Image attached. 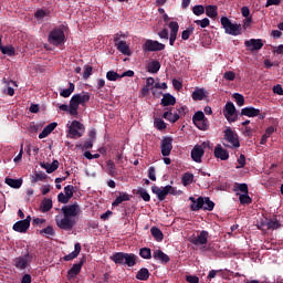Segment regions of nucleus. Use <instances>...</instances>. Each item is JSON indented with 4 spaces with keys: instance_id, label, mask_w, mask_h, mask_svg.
<instances>
[{
    "instance_id": "4468645a",
    "label": "nucleus",
    "mask_w": 283,
    "mask_h": 283,
    "mask_svg": "<svg viewBox=\"0 0 283 283\" xmlns=\"http://www.w3.org/2000/svg\"><path fill=\"white\" fill-rule=\"evenodd\" d=\"M161 155L167 157L171 154V149H174V138L164 137L160 143Z\"/></svg>"
},
{
    "instance_id": "7c9ffc66",
    "label": "nucleus",
    "mask_w": 283,
    "mask_h": 283,
    "mask_svg": "<svg viewBox=\"0 0 283 283\" xmlns=\"http://www.w3.org/2000/svg\"><path fill=\"white\" fill-rule=\"evenodd\" d=\"M163 118L169 120V123H176L180 119V115L178 113H174V111L165 112Z\"/></svg>"
},
{
    "instance_id": "f704fd0d",
    "label": "nucleus",
    "mask_w": 283,
    "mask_h": 283,
    "mask_svg": "<svg viewBox=\"0 0 283 283\" xmlns=\"http://www.w3.org/2000/svg\"><path fill=\"white\" fill-rule=\"evenodd\" d=\"M74 90H75L74 83L70 82L69 88L62 90L60 92V96H62L63 98H70V96H72V94L74 93Z\"/></svg>"
},
{
    "instance_id": "39448f33",
    "label": "nucleus",
    "mask_w": 283,
    "mask_h": 283,
    "mask_svg": "<svg viewBox=\"0 0 283 283\" xmlns=\"http://www.w3.org/2000/svg\"><path fill=\"white\" fill-rule=\"evenodd\" d=\"M55 223L59 229H63V231H72V229H74V224H76V220L65 214H57L55 216Z\"/></svg>"
},
{
    "instance_id": "2eb2a0df",
    "label": "nucleus",
    "mask_w": 283,
    "mask_h": 283,
    "mask_svg": "<svg viewBox=\"0 0 283 283\" xmlns=\"http://www.w3.org/2000/svg\"><path fill=\"white\" fill-rule=\"evenodd\" d=\"M30 222H32V217L28 216L24 220H20L13 224V231L25 233L30 229Z\"/></svg>"
},
{
    "instance_id": "c9c22d12",
    "label": "nucleus",
    "mask_w": 283,
    "mask_h": 283,
    "mask_svg": "<svg viewBox=\"0 0 283 283\" xmlns=\"http://www.w3.org/2000/svg\"><path fill=\"white\" fill-rule=\"evenodd\" d=\"M43 169H46V174H54L59 169V160H53L52 164H43Z\"/></svg>"
},
{
    "instance_id": "a19ab883",
    "label": "nucleus",
    "mask_w": 283,
    "mask_h": 283,
    "mask_svg": "<svg viewBox=\"0 0 283 283\" xmlns=\"http://www.w3.org/2000/svg\"><path fill=\"white\" fill-rule=\"evenodd\" d=\"M181 182L184 185V187H187L188 185H191L193 182V175L186 172L182 177H181Z\"/></svg>"
},
{
    "instance_id": "ddd939ff",
    "label": "nucleus",
    "mask_w": 283,
    "mask_h": 283,
    "mask_svg": "<svg viewBox=\"0 0 283 283\" xmlns=\"http://www.w3.org/2000/svg\"><path fill=\"white\" fill-rule=\"evenodd\" d=\"M114 43L122 54L125 56H132V51L129 50V45H127V42L120 41V35L116 34L114 36Z\"/></svg>"
},
{
    "instance_id": "e2e57ef3",
    "label": "nucleus",
    "mask_w": 283,
    "mask_h": 283,
    "mask_svg": "<svg viewBox=\"0 0 283 283\" xmlns=\"http://www.w3.org/2000/svg\"><path fill=\"white\" fill-rule=\"evenodd\" d=\"M201 45H202V48H209V45H211V36L203 35L201 38Z\"/></svg>"
},
{
    "instance_id": "f3484780",
    "label": "nucleus",
    "mask_w": 283,
    "mask_h": 283,
    "mask_svg": "<svg viewBox=\"0 0 283 283\" xmlns=\"http://www.w3.org/2000/svg\"><path fill=\"white\" fill-rule=\"evenodd\" d=\"M125 76L132 78L134 76V71L128 70L122 74H118L116 71L111 70L106 73L107 81H118V78H125Z\"/></svg>"
},
{
    "instance_id": "4be33fe9",
    "label": "nucleus",
    "mask_w": 283,
    "mask_h": 283,
    "mask_svg": "<svg viewBox=\"0 0 283 283\" xmlns=\"http://www.w3.org/2000/svg\"><path fill=\"white\" fill-rule=\"evenodd\" d=\"M212 254H214L216 256L220 258V259H230L234 255H237L238 253L234 252V250H212Z\"/></svg>"
},
{
    "instance_id": "3c124183",
    "label": "nucleus",
    "mask_w": 283,
    "mask_h": 283,
    "mask_svg": "<svg viewBox=\"0 0 283 283\" xmlns=\"http://www.w3.org/2000/svg\"><path fill=\"white\" fill-rule=\"evenodd\" d=\"M64 193H65V196H66L70 200H72V198H73V196H74V186L69 185V186L64 187Z\"/></svg>"
},
{
    "instance_id": "9b49d317",
    "label": "nucleus",
    "mask_w": 283,
    "mask_h": 283,
    "mask_svg": "<svg viewBox=\"0 0 283 283\" xmlns=\"http://www.w3.org/2000/svg\"><path fill=\"white\" fill-rule=\"evenodd\" d=\"M151 191L153 193L157 195L158 200L163 201L167 198V196H169V193H174V187L169 185L164 188L153 186Z\"/></svg>"
},
{
    "instance_id": "58836bf2",
    "label": "nucleus",
    "mask_w": 283,
    "mask_h": 283,
    "mask_svg": "<svg viewBox=\"0 0 283 283\" xmlns=\"http://www.w3.org/2000/svg\"><path fill=\"white\" fill-rule=\"evenodd\" d=\"M160 71V62L158 61H153L148 64V72L150 74H158Z\"/></svg>"
},
{
    "instance_id": "052dcab7",
    "label": "nucleus",
    "mask_w": 283,
    "mask_h": 283,
    "mask_svg": "<svg viewBox=\"0 0 283 283\" xmlns=\"http://www.w3.org/2000/svg\"><path fill=\"white\" fill-rule=\"evenodd\" d=\"M195 23L197 25H200V28H209L210 21H209V18H205L202 20H196Z\"/></svg>"
},
{
    "instance_id": "423d86ee",
    "label": "nucleus",
    "mask_w": 283,
    "mask_h": 283,
    "mask_svg": "<svg viewBox=\"0 0 283 283\" xmlns=\"http://www.w3.org/2000/svg\"><path fill=\"white\" fill-rule=\"evenodd\" d=\"M213 207H216V203H213L209 197H199L197 199V205H190L191 211H200V209H203L205 211H213Z\"/></svg>"
},
{
    "instance_id": "bb28decb",
    "label": "nucleus",
    "mask_w": 283,
    "mask_h": 283,
    "mask_svg": "<svg viewBox=\"0 0 283 283\" xmlns=\"http://www.w3.org/2000/svg\"><path fill=\"white\" fill-rule=\"evenodd\" d=\"M56 123H51L49 125H46L43 130L39 134V138L43 139V138H48L49 135L52 134L53 129H56Z\"/></svg>"
},
{
    "instance_id": "412c9836",
    "label": "nucleus",
    "mask_w": 283,
    "mask_h": 283,
    "mask_svg": "<svg viewBox=\"0 0 283 283\" xmlns=\"http://www.w3.org/2000/svg\"><path fill=\"white\" fill-rule=\"evenodd\" d=\"M214 157L219 158V160H229V150L224 149L222 145L218 144L214 147Z\"/></svg>"
},
{
    "instance_id": "a211bd4d",
    "label": "nucleus",
    "mask_w": 283,
    "mask_h": 283,
    "mask_svg": "<svg viewBox=\"0 0 283 283\" xmlns=\"http://www.w3.org/2000/svg\"><path fill=\"white\" fill-rule=\"evenodd\" d=\"M245 48H248L251 52H255V50H262L264 48V43L260 39H251L244 42Z\"/></svg>"
},
{
    "instance_id": "864d4df0",
    "label": "nucleus",
    "mask_w": 283,
    "mask_h": 283,
    "mask_svg": "<svg viewBox=\"0 0 283 283\" xmlns=\"http://www.w3.org/2000/svg\"><path fill=\"white\" fill-rule=\"evenodd\" d=\"M239 200L242 205H251V202L253 201L251 197H249V193L240 195Z\"/></svg>"
},
{
    "instance_id": "2f4dec72",
    "label": "nucleus",
    "mask_w": 283,
    "mask_h": 283,
    "mask_svg": "<svg viewBox=\"0 0 283 283\" xmlns=\"http://www.w3.org/2000/svg\"><path fill=\"white\" fill-rule=\"evenodd\" d=\"M150 274L147 268H142L140 270L137 271V275H135V279L138 281H148Z\"/></svg>"
},
{
    "instance_id": "79ce46f5",
    "label": "nucleus",
    "mask_w": 283,
    "mask_h": 283,
    "mask_svg": "<svg viewBox=\"0 0 283 283\" xmlns=\"http://www.w3.org/2000/svg\"><path fill=\"white\" fill-rule=\"evenodd\" d=\"M106 169H107V174H108L109 176H116V175H117V174H116V164H114V161L108 160V161L106 163Z\"/></svg>"
},
{
    "instance_id": "a18cd8bd",
    "label": "nucleus",
    "mask_w": 283,
    "mask_h": 283,
    "mask_svg": "<svg viewBox=\"0 0 283 283\" xmlns=\"http://www.w3.org/2000/svg\"><path fill=\"white\" fill-rule=\"evenodd\" d=\"M0 52L7 54V56H14L15 50L12 45H7L0 49Z\"/></svg>"
},
{
    "instance_id": "dca6fc26",
    "label": "nucleus",
    "mask_w": 283,
    "mask_h": 283,
    "mask_svg": "<svg viewBox=\"0 0 283 283\" xmlns=\"http://www.w3.org/2000/svg\"><path fill=\"white\" fill-rule=\"evenodd\" d=\"M62 213H63V216L73 218V220H74V218H76V216H78V213H81V208L76 203H73L70 206H64V207H62Z\"/></svg>"
},
{
    "instance_id": "680f3d73",
    "label": "nucleus",
    "mask_w": 283,
    "mask_h": 283,
    "mask_svg": "<svg viewBox=\"0 0 283 283\" xmlns=\"http://www.w3.org/2000/svg\"><path fill=\"white\" fill-rule=\"evenodd\" d=\"M148 178L153 180V182H156V168L154 166L148 168Z\"/></svg>"
},
{
    "instance_id": "c03bdc74",
    "label": "nucleus",
    "mask_w": 283,
    "mask_h": 283,
    "mask_svg": "<svg viewBox=\"0 0 283 283\" xmlns=\"http://www.w3.org/2000/svg\"><path fill=\"white\" fill-rule=\"evenodd\" d=\"M80 253H81V250L80 249H75V250H73L72 253H69L67 255H65L63 258V260L65 262H71L72 260L76 259L80 255Z\"/></svg>"
},
{
    "instance_id": "20e7f679",
    "label": "nucleus",
    "mask_w": 283,
    "mask_h": 283,
    "mask_svg": "<svg viewBox=\"0 0 283 283\" xmlns=\"http://www.w3.org/2000/svg\"><path fill=\"white\" fill-rule=\"evenodd\" d=\"M221 25L226 30V34H231V36L242 34V24H233L227 17L221 18Z\"/></svg>"
},
{
    "instance_id": "f257e3e1",
    "label": "nucleus",
    "mask_w": 283,
    "mask_h": 283,
    "mask_svg": "<svg viewBox=\"0 0 283 283\" xmlns=\"http://www.w3.org/2000/svg\"><path fill=\"white\" fill-rule=\"evenodd\" d=\"M111 262L126 268H134L137 264V256L134 253L116 252L109 256Z\"/></svg>"
},
{
    "instance_id": "9d476101",
    "label": "nucleus",
    "mask_w": 283,
    "mask_h": 283,
    "mask_svg": "<svg viewBox=\"0 0 283 283\" xmlns=\"http://www.w3.org/2000/svg\"><path fill=\"white\" fill-rule=\"evenodd\" d=\"M223 116L227 118L228 123H235L238 120V114L235 113V105L228 102L223 108Z\"/></svg>"
},
{
    "instance_id": "ea45409f",
    "label": "nucleus",
    "mask_w": 283,
    "mask_h": 283,
    "mask_svg": "<svg viewBox=\"0 0 283 283\" xmlns=\"http://www.w3.org/2000/svg\"><path fill=\"white\" fill-rule=\"evenodd\" d=\"M150 233L153 235V238H155V240H157V242H160L163 240V231H160V229H158L157 227H154L150 229Z\"/></svg>"
},
{
    "instance_id": "393cba45",
    "label": "nucleus",
    "mask_w": 283,
    "mask_h": 283,
    "mask_svg": "<svg viewBox=\"0 0 283 283\" xmlns=\"http://www.w3.org/2000/svg\"><path fill=\"white\" fill-rule=\"evenodd\" d=\"M241 116H248L249 118H255L260 116V109L254 107H244L241 109Z\"/></svg>"
},
{
    "instance_id": "0eeeda50",
    "label": "nucleus",
    "mask_w": 283,
    "mask_h": 283,
    "mask_svg": "<svg viewBox=\"0 0 283 283\" xmlns=\"http://www.w3.org/2000/svg\"><path fill=\"white\" fill-rule=\"evenodd\" d=\"M192 123L201 132H207V129H209V119L205 117V113L202 111H198L193 114Z\"/></svg>"
},
{
    "instance_id": "e433bc0d",
    "label": "nucleus",
    "mask_w": 283,
    "mask_h": 283,
    "mask_svg": "<svg viewBox=\"0 0 283 283\" xmlns=\"http://www.w3.org/2000/svg\"><path fill=\"white\" fill-rule=\"evenodd\" d=\"M52 209V199H44L41 202L40 211L41 213H48Z\"/></svg>"
},
{
    "instance_id": "49530a36",
    "label": "nucleus",
    "mask_w": 283,
    "mask_h": 283,
    "mask_svg": "<svg viewBox=\"0 0 283 283\" xmlns=\"http://www.w3.org/2000/svg\"><path fill=\"white\" fill-rule=\"evenodd\" d=\"M154 125L159 130L167 129V124L165 123V120H163V118L156 117L154 119Z\"/></svg>"
},
{
    "instance_id": "338daca9",
    "label": "nucleus",
    "mask_w": 283,
    "mask_h": 283,
    "mask_svg": "<svg viewBox=\"0 0 283 283\" xmlns=\"http://www.w3.org/2000/svg\"><path fill=\"white\" fill-rule=\"evenodd\" d=\"M186 281L188 283H200V279L198 276H196V275H188L186 277Z\"/></svg>"
},
{
    "instance_id": "f8f14e48",
    "label": "nucleus",
    "mask_w": 283,
    "mask_h": 283,
    "mask_svg": "<svg viewBox=\"0 0 283 283\" xmlns=\"http://www.w3.org/2000/svg\"><path fill=\"white\" fill-rule=\"evenodd\" d=\"M143 50L144 52H163V50H165V44L155 40H146Z\"/></svg>"
},
{
    "instance_id": "a878e982",
    "label": "nucleus",
    "mask_w": 283,
    "mask_h": 283,
    "mask_svg": "<svg viewBox=\"0 0 283 283\" xmlns=\"http://www.w3.org/2000/svg\"><path fill=\"white\" fill-rule=\"evenodd\" d=\"M209 240V232L207 231H201L193 240V244H207Z\"/></svg>"
},
{
    "instance_id": "f03ea898",
    "label": "nucleus",
    "mask_w": 283,
    "mask_h": 283,
    "mask_svg": "<svg viewBox=\"0 0 283 283\" xmlns=\"http://www.w3.org/2000/svg\"><path fill=\"white\" fill-rule=\"evenodd\" d=\"M35 253L27 251V253H23L14 259V266L19 271H25L28 268H30V264L35 261Z\"/></svg>"
},
{
    "instance_id": "8fccbe9b",
    "label": "nucleus",
    "mask_w": 283,
    "mask_h": 283,
    "mask_svg": "<svg viewBox=\"0 0 283 283\" xmlns=\"http://www.w3.org/2000/svg\"><path fill=\"white\" fill-rule=\"evenodd\" d=\"M233 98L235 99V103L239 107H242L244 105V96L240 93H234Z\"/></svg>"
},
{
    "instance_id": "c85d7f7f",
    "label": "nucleus",
    "mask_w": 283,
    "mask_h": 283,
    "mask_svg": "<svg viewBox=\"0 0 283 283\" xmlns=\"http://www.w3.org/2000/svg\"><path fill=\"white\" fill-rule=\"evenodd\" d=\"M161 105L164 107H169V105H176V97H174V95L169 93L164 94L161 98Z\"/></svg>"
},
{
    "instance_id": "1a4fd4ad",
    "label": "nucleus",
    "mask_w": 283,
    "mask_h": 283,
    "mask_svg": "<svg viewBox=\"0 0 283 283\" xmlns=\"http://www.w3.org/2000/svg\"><path fill=\"white\" fill-rule=\"evenodd\" d=\"M65 41V33L61 29H54L49 34V43L52 45H61Z\"/></svg>"
},
{
    "instance_id": "b1692460",
    "label": "nucleus",
    "mask_w": 283,
    "mask_h": 283,
    "mask_svg": "<svg viewBox=\"0 0 283 283\" xmlns=\"http://www.w3.org/2000/svg\"><path fill=\"white\" fill-rule=\"evenodd\" d=\"M153 258L156 261L161 262V264H168L170 262V258L168 256V254L164 253L161 250L155 251Z\"/></svg>"
},
{
    "instance_id": "6ab92c4d",
    "label": "nucleus",
    "mask_w": 283,
    "mask_h": 283,
    "mask_svg": "<svg viewBox=\"0 0 283 283\" xmlns=\"http://www.w3.org/2000/svg\"><path fill=\"white\" fill-rule=\"evenodd\" d=\"M84 262H85V260H84V258H82L80 263L73 264V266L70 268V270L67 271L69 280H74L80 274Z\"/></svg>"
},
{
    "instance_id": "6e6552de",
    "label": "nucleus",
    "mask_w": 283,
    "mask_h": 283,
    "mask_svg": "<svg viewBox=\"0 0 283 283\" xmlns=\"http://www.w3.org/2000/svg\"><path fill=\"white\" fill-rule=\"evenodd\" d=\"M83 134H85V126L78 120H73L69 128V137L81 138Z\"/></svg>"
},
{
    "instance_id": "5701e85b",
    "label": "nucleus",
    "mask_w": 283,
    "mask_h": 283,
    "mask_svg": "<svg viewBox=\"0 0 283 283\" xmlns=\"http://www.w3.org/2000/svg\"><path fill=\"white\" fill-rule=\"evenodd\" d=\"M132 197L127 192H119V196L113 201L112 207H118V205H123V202H129Z\"/></svg>"
},
{
    "instance_id": "4c0bfd02",
    "label": "nucleus",
    "mask_w": 283,
    "mask_h": 283,
    "mask_svg": "<svg viewBox=\"0 0 283 283\" xmlns=\"http://www.w3.org/2000/svg\"><path fill=\"white\" fill-rule=\"evenodd\" d=\"M206 14L210 19H216V17H218V7H216V6H207L206 7Z\"/></svg>"
},
{
    "instance_id": "c756f323",
    "label": "nucleus",
    "mask_w": 283,
    "mask_h": 283,
    "mask_svg": "<svg viewBox=\"0 0 283 283\" xmlns=\"http://www.w3.org/2000/svg\"><path fill=\"white\" fill-rule=\"evenodd\" d=\"M4 182H6V185L11 187L12 189H21V185H23L22 179L6 178Z\"/></svg>"
},
{
    "instance_id": "13d9d810",
    "label": "nucleus",
    "mask_w": 283,
    "mask_h": 283,
    "mask_svg": "<svg viewBox=\"0 0 283 283\" xmlns=\"http://www.w3.org/2000/svg\"><path fill=\"white\" fill-rule=\"evenodd\" d=\"M280 227L281 224H280V221H277V219H274L268 222V229L275 230V229H280Z\"/></svg>"
},
{
    "instance_id": "aec40b11",
    "label": "nucleus",
    "mask_w": 283,
    "mask_h": 283,
    "mask_svg": "<svg viewBox=\"0 0 283 283\" xmlns=\"http://www.w3.org/2000/svg\"><path fill=\"white\" fill-rule=\"evenodd\" d=\"M205 156V148L201 145H196L191 150V158L195 163H202Z\"/></svg>"
},
{
    "instance_id": "69168bd1",
    "label": "nucleus",
    "mask_w": 283,
    "mask_h": 283,
    "mask_svg": "<svg viewBox=\"0 0 283 283\" xmlns=\"http://www.w3.org/2000/svg\"><path fill=\"white\" fill-rule=\"evenodd\" d=\"M92 66H85L84 72H83V78L87 81L92 76Z\"/></svg>"
},
{
    "instance_id": "473e14b6",
    "label": "nucleus",
    "mask_w": 283,
    "mask_h": 283,
    "mask_svg": "<svg viewBox=\"0 0 283 283\" xmlns=\"http://www.w3.org/2000/svg\"><path fill=\"white\" fill-rule=\"evenodd\" d=\"M72 98L77 104L83 105V103H87V101H90V93L75 94L72 96Z\"/></svg>"
},
{
    "instance_id": "0e129e2a",
    "label": "nucleus",
    "mask_w": 283,
    "mask_h": 283,
    "mask_svg": "<svg viewBox=\"0 0 283 283\" xmlns=\"http://www.w3.org/2000/svg\"><path fill=\"white\" fill-rule=\"evenodd\" d=\"M223 78L226 81H235V73H233V71H227L224 74H223Z\"/></svg>"
},
{
    "instance_id": "72a5a7b5",
    "label": "nucleus",
    "mask_w": 283,
    "mask_h": 283,
    "mask_svg": "<svg viewBox=\"0 0 283 283\" xmlns=\"http://www.w3.org/2000/svg\"><path fill=\"white\" fill-rule=\"evenodd\" d=\"M78 103H76L73 97H71L70 105H69V114L71 116H77L78 115Z\"/></svg>"
},
{
    "instance_id": "7ed1b4c3",
    "label": "nucleus",
    "mask_w": 283,
    "mask_h": 283,
    "mask_svg": "<svg viewBox=\"0 0 283 283\" xmlns=\"http://www.w3.org/2000/svg\"><path fill=\"white\" fill-rule=\"evenodd\" d=\"M223 140V147H228V149H238L240 147V137L231 127L226 128Z\"/></svg>"
},
{
    "instance_id": "cd10ccee",
    "label": "nucleus",
    "mask_w": 283,
    "mask_h": 283,
    "mask_svg": "<svg viewBox=\"0 0 283 283\" xmlns=\"http://www.w3.org/2000/svg\"><path fill=\"white\" fill-rule=\"evenodd\" d=\"M191 96L192 101H205L207 98V91L205 88H196Z\"/></svg>"
},
{
    "instance_id": "603ef678",
    "label": "nucleus",
    "mask_w": 283,
    "mask_h": 283,
    "mask_svg": "<svg viewBox=\"0 0 283 283\" xmlns=\"http://www.w3.org/2000/svg\"><path fill=\"white\" fill-rule=\"evenodd\" d=\"M192 12L196 17H200V14H205V7L202 4H197L192 8Z\"/></svg>"
},
{
    "instance_id": "37998d69",
    "label": "nucleus",
    "mask_w": 283,
    "mask_h": 283,
    "mask_svg": "<svg viewBox=\"0 0 283 283\" xmlns=\"http://www.w3.org/2000/svg\"><path fill=\"white\" fill-rule=\"evenodd\" d=\"M137 195L140 196L145 202H149L151 200L149 192H147V190L144 188L137 189Z\"/></svg>"
},
{
    "instance_id": "de8ad7c7",
    "label": "nucleus",
    "mask_w": 283,
    "mask_h": 283,
    "mask_svg": "<svg viewBox=\"0 0 283 283\" xmlns=\"http://www.w3.org/2000/svg\"><path fill=\"white\" fill-rule=\"evenodd\" d=\"M193 34V27H188L185 31L181 33L182 41H189V36Z\"/></svg>"
},
{
    "instance_id": "bf43d9fd",
    "label": "nucleus",
    "mask_w": 283,
    "mask_h": 283,
    "mask_svg": "<svg viewBox=\"0 0 283 283\" xmlns=\"http://www.w3.org/2000/svg\"><path fill=\"white\" fill-rule=\"evenodd\" d=\"M57 200L59 202H61L62 205H67L70 202V199L67 197V195L63 193V192H60L57 195Z\"/></svg>"
},
{
    "instance_id": "774afa93",
    "label": "nucleus",
    "mask_w": 283,
    "mask_h": 283,
    "mask_svg": "<svg viewBox=\"0 0 283 283\" xmlns=\"http://www.w3.org/2000/svg\"><path fill=\"white\" fill-rule=\"evenodd\" d=\"M274 94H277V96H283V88L282 85L277 84L273 86Z\"/></svg>"
},
{
    "instance_id": "6e6d98bb",
    "label": "nucleus",
    "mask_w": 283,
    "mask_h": 283,
    "mask_svg": "<svg viewBox=\"0 0 283 283\" xmlns=\"http://www.w3.org/2000/svg\"><path fill=\"white\" fill-rule=\"evenodd\" d=\"M140 256L142 259L149 260L153 258L151 255V249H140Z\"/></svg>"
},
{
    "instance_id": "4d7b16f0",
    "label": "nucleus",
    "mask_w": 283,
    "mask_h": 283,
    "mask_svg": "<svg viewBox=\"0 0 283 283\" xmlns=\"http://www.w3.org/2000/svg\"><path fill=\"white\" fill-rule=\"evenodd\" d=\"M154 95H156V90H167V83H155L154 87H150Z\"/></svg>"
},
{
    "instance_id": "5fc2aeb1",
    "label": "nucleus",
    "mask_w": 283,
    "mask_h": 283,
    "mask_svg": "<svg viewBox=\"0 0 283 283\" xmlns=\"http://www.w3.org/2000/svg\"><path fill=\"white\" fill-rule=\"evenodd\" d=\"M41 235H46L49 238V235H54V228H52V226H49L44 229H42L40 231Z\"/></svg>"
},
{
    "instance_id": "09e8293b",
    "label": "nucleus",
    "mask_w": 283,
    "mask_h": 283,
    "mask_svg": "<svg viewBox=\"0 0 283 283\" xmlns=\"http://www.w3.org/2000/svg\"><path fill=\"white\" fill-rule=\"evenodd\" d=\"M168 28H170V34H178V30H180V25L176 21H171Z\"/></svg>"
}]
</instances>
